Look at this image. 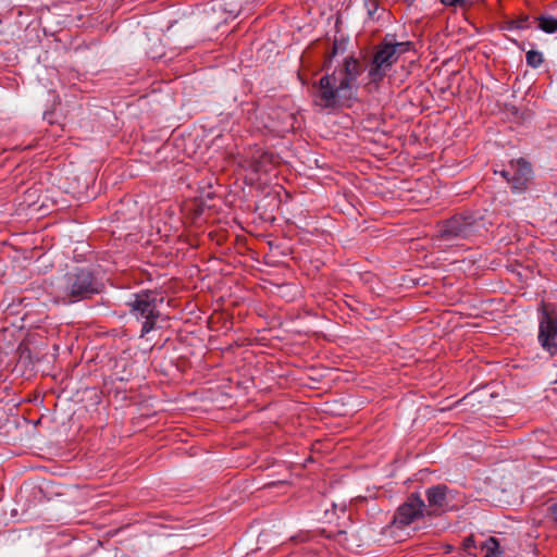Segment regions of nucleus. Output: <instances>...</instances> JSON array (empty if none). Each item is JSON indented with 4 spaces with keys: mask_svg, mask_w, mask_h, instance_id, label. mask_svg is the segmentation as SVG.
Wrapping results in <instances>:
<instances>
[{
    "mask_svg": "<svg viewBox=\"0 0 557 557\" xmlns=\"http://www.w3.org/2000/svg\"><path fill=\"white\" fill-rule=\"evenodd\" d=\"M411 44L409 41L395 42L393 39H386L376 51L373 63L369 70L372 81L382 79L386 71L397 61L400 54L409 51Z\"/></svg>",
    "mask_w": 557,
    "mask_h": 557,
    "instance_id": "2",
    "label": "nucleus"
},
{
    "mask_svg": "<svg viewBox=\"0 0 557 557\" xmlns=\"http://www.w3.org/2000/svg\"><path fill=\"white\" fill-rule=\"evenodd\" d=\"M424 508L423 500L411 495L408 500L403 504L395 513L392 524L396 528H405L422 516Z\"/></svg>",
    "mask_w": 557,
    "mask_h": 557,
    "instance_id": "6",
    "label": "nucleus"
},
{
    "mask_svg": "<svg viewBox=\"0 0 557 557\" xmlns=\"http://www.w3.org/2000/svg\"><path fill=\"white\" fill-rule=\"evenodd\" d=\"M97 292L98 288L94 282L92 275L88 271H79L71 282L72 296L85 297Z\"/></svg>",
    "mask_w": 557,
    "mask_h": 557,
    "instance_id": "7",
    "label": "nucleus"
},
{
    "mask_svg": "<svg viewBox=\"0 0 557 557\" xmlns=\"http://www.w3.org/2000/svg\"><path fill=\"white\" fill-rule=\"evenodd\" d=\"M456 224H457L456 220L450 221L446 225V228L444 230V233L448 234V235H454V236L460 235L462 233V230L459 228V227H456Z\"/></svg>",
    "mask_w": 557,
    "mask_h": 557,
    "instance_id": "13",
    "label": "nucleus"
},
{
    "mask_svg": "<svg viewBox=\"0 0 557 557\" xmlns=\"http://www.w3.org/2000/svg\"><path fill=\"white\" fill-rule=\"evenodd\" d=\"M537 341L541 347L549 354L557 355V310L552 304L543 302L539 308Z\"/></svg>",
    "mask_w": 557,
    "mask_h": 557,
    "instance_id": "3",
    "label": "nucleus"
},
{
    "mask_svg": "<svg viewBox=\"0 0 557 557\" xmlns=\"http://www.w3.org/2000/svg\"><path fill=\"white\" fill-rule=\"evenodd\" d=\"M490 557H503L504 549L500 542L493 536H490Z\"/></svg>",
    "mask_w": 557,
    "mask_h": 557,
    "instance_id": "11",
    "label": "nucleus"
},
{
    "mask_svg": "<svg viewBox=\"0 0 557 557\" xmlns=\"http://www.w3.org/2000/svg\"><path fill=\"white\" fill-rule=\"evenodd\" d=\"M483 557H487V556H483Z\"/></svg>",
    "mask_w": 557,
    "mask_h": 557,
    "instance_id": "18",
    "label": "nucleus"
},
{
    "mask_svg": "<svg viewBox=\"0 0 557 557\" xmlns=\"http://www.w3.org/2000/svg\"><path fill=\"white\" fill-rule=\"evenodd\" d=\"M429 505L434 510H445L449 508L453 496L448 488L444 485H437L426 491Z\"/></svg>",
    "mask_w": 557,
    "mask_h": 557,
    "instance_id": "8",
    "label": "nucleus"
},
{
    "mask_svg": "<svg viewBox=\"0 0 557 557\" xmlns=\"http://www.w3.org/2000/svg\"><path fill=\"white\" fill-rule=\"evenodd\" d=\"M338 49H339V47H338V45L335 42V44H334V48H333V54H336V53H337V51H338Z\"/></svg>",
    "mask_w": 557,
    "mask_h": 557,
    "instance_id": "17",
    "label": "nucleus"
},
{
    "mask_svg": "<svg viewBox=\"0 0 557 557\" xmlns=\"http://www.w3.org/2000/svg\"><path fill=\"white\" fill-rule=\"evenodd\" d=\"M527 64L531 67H539L543 63V54L536 50H530L525 54Z\"/></svg>",
    "mask_w": 557,
    "mask_h": 557,
    "instance_id": "10",
    "label": "nucleus"
},
{
    "mask_svg": "<svg viewBox=\"0 0 557 557\" xmlns=\"http://www.w3.org/2000/svg\"><path fill=\"white\" fill-rule=\"evenodd\" d=\"M510 169L515 172L513 174L506 170H494L493 173L495 175H499L508 185H510L513 191H520L524 189L532 171L529 162L523 159L511 161Z\"/></svg>",
    "mask_w": 557,
    "mask_h": 557,
    "instance_id": "5",
    "label": "nucleus"
},
{
    "mask_svg": "<svg viewBox=\"0 0 557 557\" xmlns=\"http://www.w3.org/2000/svg\"><path fill=\"white\" fill-rule=\"evenodd\" d=\"M364 5L367 8L369 20L374 21V20L379 18V16L375 15L379 10V1L377 0H364Z\"/></svg>",
    "mask_w": 557,
    "mask_h": 557,
    "instance_id": "12",
    "label": "nucleus"
},
{
    "mask_svg": "<svg viewBox=\"0 0 557 557\" xmlns=\"http://www.w3.org/2000/svg\"><path fill=\"white\" fill-rule=\"evenodd\" d=\"M528 21H529L528 16L521 17L518 21H513L511 27L525 28V27H528Z\"/></svg>",
    "mask_w": 557,
    "mask_h": 557,
    "instance_id": "14",
    "label": "nucleus"
},
{
    "mask_svg": "<svg viewBox=\"0 0 557 557\" xmlns=\"http://www.w3.org/2000/svg\"><path fill=\"white\" fill-rule=\"evenodd\" d=\"M162 301L157 292H144L137 294L133 301H131L132 312L137 319H145L141 329V335L149 333L156 324L159 317L157 302Z\"/></svg>",
    "mask_w": 557,
    "mask_h": 557,
    "instance_id": "4",
    "label": "nucleus"
},
{
    "mask_svg": "<svg viewBox=\"0 0 557 557\" xmlns=\"http://www.w3.org/2000/svg\"><path fill=\"white\" fill-rule=\"evenodd\" d=\"M442 3L445 5H457V4H463L466 0H441Z\"/></svg>",
    "mask_w": 557,
    "mask_h": 557,
    "instance_id": "16",
    "label": "nucleus"
},
{
    "mask_svg": "<svg viewBox=\"0 0 557 557\" xmlns=\"http://www.w3.org/2000/svg\"><path fill=\"white\" fill-rule=\"evenodd\" d=\"M358 75L357 60L346 59L342 67L331 75L321 77L317 88L315 103L322 108L348 106L357 96Z\"/></svg>",
    "mask_w": 557,
    "mask_h": 557,
    "instance_id": "1",
    "label": "nucleus"
},
{
    "mask_svg": "<svg viewBox=\"0 0 557 557\" xmlns=\"http://www.w3.org/2000/svg\"><path fill=\"white\" fill-rule=\"evenodd\" d=\"M463 548L468 554H472L471 549L474 548V541L472 536L465 540Z\"/></svg>",
    "mask_w": 557,
    "mask_h": 557,
    "instance_id": "15",
    "label": "nucleus"
},
{
    "mask_svg": "<svg viewBox=\"0 0 557 557\" xmlns=\"http://www.w3.org/2000/svg\"><path fill=\"white\" fill-rule=\"evenodd\" d=\"M539 28L547 34L555 33L557 30V20L552 16H539Z\"/></svg>",
    "mask_w": 557,
    "mask_h": 557,
    "instance_id": "9",
    "label": "nucleus"
}]
</instances>
